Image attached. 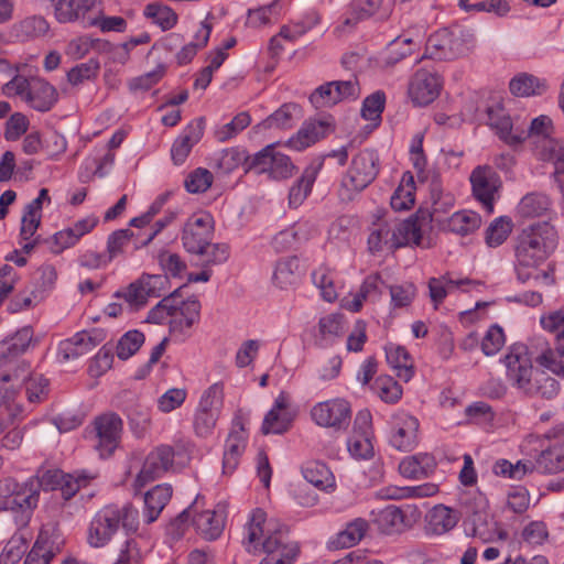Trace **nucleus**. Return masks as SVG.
<instances>
[{
	"label": "nucleus",
	"instance_id": "e433bc0d",
	"mask_svg": "<svg viewBox=\"0 0 564 564\" xmlns=\"http://www.w3.org/2000/svg\"><path fill=\"white\" fill-rule=\"evenodd\" d=\"M50 24L41 15H30L15 22L11 28V34L17 40L25 42L45 35Z\"/></svg>",
	"mask_w": 564,
	"mask_h": 564
},
{
	"label": "nucleus",
	"instance_id": "bb28decb",
	"mask_svg": "<svg viewBox=\"0 0 564 564\" xmlns=\"http://www.w3.org/2000/svg\"><path fill=\"white\" fill-rule=\"evenodd\" d=\"M204 128V120L199 118L191 122L176 138L171 149V156L175 164L180 165L185 162L192 148L202 139Z\"/></svg>",
	"mask_w": 564,
	"mask_h": 564
},
{
	"label": "nucleus",
	"instance_id": "4be33fe9",
	"mask_svg": "<svg viewBox=\"0 0 564 564\" xmlns=\"http://www.w3.org/2000/svg\"><path fill=\"white\" fill-rule=\"evenodd\" d=\"M299 554V543L291 540L285 530L279 539H272L267 543L264 557L259 564H294Z\"/></svg>",
	"mask_w": 564,
	"mask_h": 564
},
{
	"label": "nucleus",
	"instance_id": "680f3d73",
	"mask_svg": "<svg viewBox=\"0 0 564 564\" xmlns=\"http://www.w3.org/2000/svg\"><path fill=\"white\" fill-rule=\"evenodd\" d=\"M512 221L508 217L495 219L486 231V241L490 247L500 246L510 235Z\"/></svg>",
	"mask_w": 564,
	"mask_h": 564
},
{
	"label": "nucleus",
	"instance_id": "de8ad7c7",
	"mask_svg": "<svg viewBox=\"0 0 564 564\" xmlns=\"http://www.w3.org/2000/svg\"><path fill=\"white\" fill-rule=\"evenodd\" d=\"M33 332L30 327H23L13 336L0 343V359H12L23 354L30 346Z\"/></svg>",
	"mask_w": 564,
	"mask_h": 564
},
{
	"label": "nucleus",
	"instance_id": "c9c22d12",
	"mask_svg": "<svg viewBox=\"0 0 564 564\" xmlns=\"http://www.w3.org/2000/svg\"><path fill=\"white\" fill-rule=\"evenodd\" d=\"M387 362L395 376L408 382L414 373L413 360L404 347L390 344L386 347Z\"/></svg>",
	"mask_w": 564,
	"mask_h": 564
},
{
	"label": "nucleus",
	"instance_id": "b1692460",
	"mask_svg": "<svg viewBox=\"0 0 564 564\" xmlns=\"http://www.w3.org/2000/svg\"><path fill=\"white\" fill-rule=\"evenodd\" d=\"M105 337V332L98 328L79 332L59 345V355H62L64 360L75 359L89 352L99 345Z\"/></svg>",
	"mask_w": 564,
	"mask_h": 564
},
{
	"label": "nucleus",
	"instance_id": "423d86ee",
	"mask_svg": "<svg viewBox=\"0 0 564 564\" xmlns=\"http://www.w3.org/2000/svg\"><path fill=\"white\" fill-rule=\"evenodd\" d=\"M285 530L276 520L268 519L263 510L256 509L243 528L241 544L249 554L261 555L267 550V543L279 539Z\"/></svg>",
	"mask_w": 564,
	"mask_h": 564
},
{
	"label": "nucleus",
	"instance_id": "c85d7f7f",
	"mask_svg": "<svg viewBox=\"0 0 564 564\" xmlns=\"http://www.w3.org/2000/svg\"><path fill=\"white\" fill-rule=\"evenodd\" d=\"M192 524L195 530L205 540L213 541L219 538L225 528V514L223 510H205L199 513L194 512L192 516Z\"/></svg>",
	"mask_w": 564,
	"mask_h": 564
},
{
	"label": "nucleus",
	"instance_id": "6e6d98bb",
	"mask_svg": "<svg viewBox=\"0 0 564 564\" xmlns=\"http://www.w3.org/2000/svg\"><path fill=\"white\" fill-rule=\"evenodd\" d=\"M550 207L549 198L542 194H528L518 204V214L525 218L539 217Z\"/></svg>",
	"mask_w": 564,
	"mask_h": 564
},
{
	"label": "nucleus",
	"instance_id": "5fc2aeb1",
	"mask_svg": "<svg viewBox=\"0 0 564 564\" xmlns=\"http://www.w3.org/2000/svg\"><path fill=\"white\" fill-rule=\"evenodd\" d=\"M53 557V543L50 541L47 533L42 531L26 555L24 564H48Z\"/></svg>",
	"mask_w": 564,
	"mask_h": 564
},
{
	"label": "nucleus",
	"instance_id": "7ed1b4c3",
	"mask_svg": "<svg viewBox=\"0 0 564 564\" xmlns=\"http://www.w3.org/2000/svg\"><path fill=\"white\" fill-rule=\"evenodd\" d=\"M506 378L512 388L527 395H540L553 399L560 391L556 379L543 371L534 370L529 348L524 344H514L505 355Z\"/></svg>",
	"mask_w": 564,
	"mask_h": 564
},
{
	"label": "nucleus",
	"instance_id": "0eeeda50",
	"mask_svg": "<svg viewBox=\"0 0 564 564\" xmlns=\"http://www.w3.org/2000/svg\"><path fill=\"white\" fill-rule=\"evenodd\" d=\"M223 402V383L216 382L204 391L193 419L194 433L198 437L212 435L219 417Z\"/></svg>",
	"mask_w": 564,
	"mask_h": 564
},
{
	"label": "nucleus",
	"instance_id": "3c124183",
	"mask_svg": "<svg viewBox=\"0 0 564 564\" xmlns=\"http://www.w3.org/2000/svg\"><path fill=\"white\" fill-rule=\"evenodd\" d=\"M390 204L394 210H408L414 205V180L410 172L403 174Z\"/></svg>",
	"mask_w": 564,
	"mask_h": 564
},
{
	"label": "nucleus",
	"instance_id": "473e14b6",
	"mask_svg": "<svg viewBox=\"0 0 564 564\" xmlns=\"http://www.w3.org/2000/svg\"><path fill=\"white\" fill-rule=\"evenodd\" d=\"M301 275L302 269L299 258L285 257L276 262L272 280L278 288L288 290L299 283Z\"/></svg>",
	"mask_w": 564,
	"mask_h": 564
},
{
	"label": "nucleus",
	"instance_id": "ea45409f",
	"mask_svg": "<svg viewBox=\"0 0 564 564\" xmlns=\"http://www.w3.org/2000/svg\"><path fill=\"white\" fill-rule=\"evenodd\" d=\"M377 522L381 531L387 534L401 532L412 525V521L404 510L395 506L382 509L378 514Z\"/></svg>",
	"mask_w": 564,
	"mask_h": 564
},
{
	"label": "nucleus",
	"instance_id": "a211bd4d",
	"mask_svg": "<svg viewBox=\"0 0 564 564\" xmlns=\"http://www.w3.org/2000/svg\"><path fill=\"white\" fill-rule=\"evenodd\" d=\"M484 286V283L478 280L468 278H455L452 273L447 272L440 278H431L429 280L430 299L435 308L443 303L445 297L455 290L465 292L477 290Z\"/></svg>",
	"mask_w": 564,
	"mask_h": 564
},
{
	"label": "nucleus",
	"instance_id": "338daca9",
	"mask_svg": "<svg viewBox=\"0 0 564 564\" xmlns=\"http://www.w3.org/2000/svg\"><path fill=\"white\" fill-rule=\"evenodd\" d=\"M131 430L138 437L144 436L151 425L150 410L147 406L134 405L128 411Z\"/></svg>",
	"mask_w": 564,
	"mask_h": 564
},
{
	"label": "nucleus",
	"instance_id": "69168bd1",
	"mask_svg": "<svg viewBox=\"0 0 564 564\" xmlns=\"http://www.w3.org/2000/svg\"><path fill=\"white\" fill-rule=\"evenodd\" d=\"M278 17L276 3L273 2L269 6L249 10L246 23L251 28H262L276 21Z\"/></svg>",
	"mask_w": 564,
	"mask_h": 564
},
{
	"label": "nucleus",
	"instance_id": "09e8293b",
	"mask_svg": "<svg viewBox=\"0 0 564 564\" xmlns=\"http://www.w3.org/2000/svg\"><path fill=\"white\" fill-rule=\"evenodd\" d=\"M301 117V108L295 104H285L281 106L275 112L269 116L263 124L265 128L274 129H289Z\"/></svg>",
	"mask_w": 564,
	"mask_h": 564
},
{
	"label": "nucleus",
	"instance_id": "f704fd0d",
	"mask_svg": "<svg viewBox=\"0 0 564 564\" xmlns=\"http://www.w3.org/2000/svg\"><path fill=\"white\" fill-rule=\"evenodd\" d=\"M172 497V488L169 485H158L144 495V521L154 522Z\"/></svg>",
	"mask_w": 564,
	"mask_h": 564
},
{
	"label": "nucleus",
	"instance_id": "49530a36",
	"mask_svg": "<svg viewBox=\"0 0 564 564\" xmlns=\"http://www.w3.org/2000/svg\"><path fill=\"white\" fill-rule=\"evenodd\" d=\"M304 479L321 490L335 486V478L329 468L321 462H308L302 467Z\"/></svg>",
	"mask_w": 564,
	"mask_h": 564
},
{
	"label": "nucleus",
	"instance_id": "e2e57ef3",
	"mask_svg": "<svg viewBox=\"0 0 564 564\" xmlns=\"http://www.w3.org/2000/svg\"><path fill=\"white\" fill-rule=\"evenodd\" d=\"M99 68L98 61L90 58L70 68L67 73V79L73 86H78L86 80L96 78Z\"/></svg>",
	"mask_w": 564,
	"mask_h": 564
},
{
	"label": "nucleus",
	"instance_id": "cd10ccee",
	"mask_svg": "<svg viewBox=\"0 0 564 564\" xmlns=\"http://www.w3.org/2000/svg\"><path fill=\"white\" fill-rule=\"evenodd\" d=\"M247 433L242 424H235L230 431L224 448L223 473L231 474L238 466L239 459L245 452Z\"/></svg>",
	"mask_w": 564,
	"mask_h": 564
},
{
	"label": "nucleus",
	"instance_id": "79ce46f5",
	"mask_svg": "<svg viewBox=\"0 0 564 564\" xmlns=\"http://www.w3.org/2000/svg\"><path fill=\"white\" fill-rule=\"evenodd\" d=\"M547 87L545 79L527 73L517 75L509 83L511 94L518 97L542 95L547 90Z\"/></svg>",
	"mask_w": 564,
	"mask_h": 564
},
{
	"label": "nucleus",
	"instance_id": "72a5a7b5",
	"mask_svg": "<svg viewBox=\"0 0 564 564\" xmlns=\"http://www.w3.org/2000/svg\"><path fill=\"white\" fill-rule=\"evenodd\" d=\"M10 375L13 379L6 383L4 387L9 388L10 390H15V386L18 383L24 382L28 401L30 403L42 402L47 397L48 380L42 375L34 373L28 378L21 377L17 371Z\"/></svg>",
	"mask_w": 564,
	"mask_h": 564
},
{
	"label": "nucleus",
	"instance_id": "a18cd8bd",
	"mask_svg": "<svg viewBox=\"0 0 564 564\" xmlns=\"http://www.w3.org/2000/svg\"><path fill=\"white\" fill-rule=\"evenodd\" d=\"M538 473L555 474L564 470V442L555 443L538 455Z\"/></svg>",
	"mask_w": 564,
	"mask_h": 564
},
{
	"label": "nucleus",
	"instance_id": "37998d69",
	"mask_svg": "<svg viewBox=\"0 0 564 564\" xmlns=\"http://www.w3.org/2000/svg\"><path fill=\"white\" fill-rule=\"evenodd\" d=\"M481 217L474 210H459L454 213L446 221V228L457 235L467 236L481 226Z\"/></svg>",
	"mask_w": 564,
	"mask_h": 564
},
{
	"label": "nucleus",
	"instance_id": "6ab92c4d",
	"mask_svg": "<svg viewBox=\"0 0 564 564\" xmlns=\"http://www.w3.org/2000/svg\"><path fill=\"white\" fill-rule=\"evenodd\" d=\"M419 421L413 415L399 412L391 421L390 443L399 451H411L417 444Z\"/></svg>",
	"mask_w": 564,
	"mask_h": 564
},
{
	"label": "nucleus",
	"instance_id": "774afa93",
	"mask_svg": "<svg viewBox=\"0 0 564 564\" xmlns=\"http://www.w3.org/2000/svg\"><path fill=\"white\" fill-rule=\"evenodd\" d=\"M213 180V174L208 170L198 167L187 175L184 186L189 193H204L212 186Z\"/></svg>",
	"mask_w": 564,
	"mask_h": 564
},
{
	"label": "nucleus",
	"instance_id": "c756f323",
	"mask_svg": "<svg viewBox=\"0 0 564 564\" xmlns=\"http://www.w3.org/2000/svg\"><path fill=\"white\" fill-rule=\"evenodd\" d=\"M464 503L470 512L474 534L484 536L490 522V516L488 512L489 505L486 496L482 492L475 490L466 496Z\"/></svg>",
	"mask_w": 564,
	"mask_h": 564
},
{
	"label": "nucleus",
	"instance_id": "4c0bfd02",
	"mask_svg": "<svg viewBox=\"0 0 564 564\" xmlns=\"http://www.w3.org/2000/svg\"><path fill=\"white\" fill-rule=\"evenodd\" d=\"M57 100L55 88L47 82L31 78V88L26 101L39 111H47Z\"/></svg>",
	"mask_w": 564,
	"mask_h": 564
},
{
	"label": "nucleus",
	"instance_id": "39448f33",
	"mask_svg": "<svg viewBox=\"0 0 564 564\" xmlns=\"http://www.w3.org/2000/svg\"><path fill=\"white\" fill-rule=\"evenodd\" d=\"M476 45V36L469 30L451 32L446 29L433 33L425 46V56L437 61H451L469 53Z\"/></svg>",
	"mask_w": 564,
	"mask_h": 564
},
{
	"label": "nucleus",
	"instance_id": "a878e982",
	"mask_svg": "<svg viewBox=\"0 0 564 564\" xmlns=\"http://www.w3.org/2000/svg\"><path fill=\"white\" fill-rule=\"evenodd\" d=\"M324 160L317 158L313 160L303 171L301 177L290 188L289 204L291 207H299L311 194L313 185L323 167Z\"/></svg>",
	"mask_w": 564,
	"mask_h": 564
},
{
	"label": "nucleus",
	"instance_id": "a19ab883",
	"mask_svg": "<svg viewBox=\"0 0 564 564\" xmlns=\"http://www.w3.org/2000/svg\"><path fill=\"white\" fill-rule=\"evenodd\" d=\"M367 531L368 522L361 518H357L347 523L346 528L329 541V545L333 549L351 547L362 540Z\"/></svg>",
	"mask_w": 564,
	"mask_h": 564
},
{
	"label": "nucleus",
	"instance_id": "f257e3e1",
	"mask_svg": "<svg viewBox=\"0 0 564 564\" xmlns=\"http://www.w3.org/2000/svg\"><path fill=\"white\" fill-rule=\"evenodd\" d=\"M96 478L97 473L90 470L65 474L53 469L43 473L41 478H29L21 484L11 477L0 479V512H10L15 525L19 529L25 528L37 507L41 488L59 489L63 498L68 500Z\"/></svg>",
	"mask_w": 564,
	"mask_h": 564
},
{
	"label": "nucleus",
	"instance_id": "dca6fc26",
	"mask_svg": "<svg viewBox=\"0 0 564 564\" xmlns=\"http://www.w3.org/2000/svg\"><path fill=\"white\" fill-rule=\"evenodd\" d=\"M98 442L96 448L101 457L111 455L118 447L122 432V420L113 412L99 415L94 422Z\"/></svg>",
	"mask_w": 564,
	"mask_h": 564
},
{
	"label": "nucleus",
	"instance_id": "ddd939ff",
	"mask_svg": "<svg viewBox=\"0 0 564 564\" xmlns=\"http://www.w3.org/2000/svg\"><path fill=\"white\" fill-rule=\"evenodd\" d=\"M251 169L258 174L267 173L274 180H285L293 175L295 166L286 154L270 144L253 156Z\"/></svg>",
	"mask_w": 564,
	"mask_h": 564
},
{
	"label": "nucleus",
	"instance_id": "5701e85b",
	"mask_svg": "<svg viewBox=\"0 0 564 564\" xmlns=\"http://www.w3.org/2000/svg\"><path fill=\"white\" fill-rule=\"evenodd\" d=\"M12 379L11 375H0V433L15 420L22 419L26 411L17 400L18 391L4 387Z\"/></svg>",
	"mask_w": 564,
	"mask_h": 564
},
{
	"label": "nucleus",
	"instance_id": "603ef678",
	"mask_svg": "<svg viewBox=\"0 0 564 564\" xmlns=\"http://www.w3.org/2000/svg\"><path fill=\"white\" fill-rule=\"evenodd\" d=\"M393 237L394 235L391 223L382 221L376 224L368 238L369 250L371 252H379L382 250L393 251Z\"/></svg>",
	"mask_w": 564,
	"mask_h": 564
},
{
	"label": "nucleus",
	"instance_id": "58836bf2",
	"mask_svg": "<svg viewBox=\"0 0 564 564\" xmlns=\"http://www.w3.org/2000/svg\"><path fill=\"white\" fill-rule=\"evenodd\" d=\"M458 519V514L455 510L438 505L435 506L427 516V529L430 532L441 535L455 528Z\"/></svg>",
	"mask_w": 564,
	"mask_h": 564
},
{
	"label": "nucleus",
	"instance_id": "9d476101",
	"mask_svg": "<svg viewBox=\"0 0 564 564\" xmlns=\"http://www.w3.org/2000/svg\"><path fill=\"white\" fill-rule=\"evenodd\" d=\"M214 218L209 213L198 212L185 221L181 240L184 249L193 254L206 251L208 242L214 238Z\"/></svg>",
	"mask_w": 564,
	"mask_h": 564
},
{
	"label": "nucleus",
	"instance_id": "1a4fd4ad",
	"mask_svg": "<svg viewBox=\"0 0 564 564\" xmlns=\"http://www.w3.org/2000/svg\"><path fill=\"white\" fill-rule=\"evenodd\" d=\"M193 444L188 441L178 442L176 444V452L170 445H161L152 451L145 458L143 466L135 479V486L138 488L143 487L149 481L161 477L166 473L173 465V459L176 454L181 451L189 452Z\"/></svg>",
	"mask_w": 564,
	"mask_h": 564
},
{
	"label": "nucleus",
	"instance_id": "8fccbe9b",
	"mask_svg": "<svg viewBox=\"0 0 564 564\" xmlns=\"http://www.w3.org/2000/svg\"><path fill=\"white\" fill-rule=\"evenodd\" d=\"M383 0H352L346 12L344 23L355 25L378 12Z\"/></svg>",
	"mask_w": 564,
	"mask_h": 564
},
{
	"label": "nucleus",
	"instance_id": "f3484780",
	"mask_svg": "<svg viewBox=\"0 0 564 564\" xmlns=\"http://www.w3.org/2000/svg\"><path fill=\"white\" fill-rule=\"evenodd\" d=\"M295 410L292 408L290 395L282 391L275 398L272 408L265 414L261 431L263 434H282L286 432L294 417Z\"/></svg>",
	"mask_w": 564,
	"mask_h": 564
},
{
	"label": "nucleus",
	"instance_id": "c03bdc74",
	"mask_svg": "<svg viewBox=\"0 0 564 564\" xmlns=\"http://www.w3.org/2000/svg\"><path fill=\"white\" fill-rule=\"evenodd\" d=\"M393 231V245L394 250L410 245H419L421 241V227L416 218H409L400 223H391Z\"/></svg>",
	"mask_w": 564,
	"mask_h": 564
},
{
	"label": "nucleus",
	"instance_id": "4d7b16f0",
	"mask_svg": "<svg viewBox=\"0 0 564 564\" xmlns=\"http://www.w3.org/2000/svg\"><path fill=\"white\" fill-rule=\"evenodd\" d=\"M28 538L23 533H15L4 545L0 554V564H17L25 554Z\"/></svg>",
	"mask_w": 564,
	"mask_h": 564
},
{
	"label": "nucleus",
	"instance_id": "2eb2a0df",
	"mask_svg": "<svg viewBox=\"0 0 564 564\" xmlns=\"http://www.w3.org/2000/svg\"><path fill=\"white\" fill-rule=\"evenodd\" d=\"M97 0H58L54 14L59 23L80 21L84 26L97 24Z\"/></svg>",
	"mask_w": 564,
	"mask_h": 564
},
{
	"label": "nucleus",
	"instance_id": "f8f14e48",
	"mask_svg": "<svg viewBox=\"0 0 564 564\" xmlns=\"http://www.w3.org/2000/svg\"><path fill=\"white\" fill-rule=\"evenodd\" d=\"M310 414L316 425L341 431L349 425L351 408L345 399L335 398L316 403Z\"/></svg>",
	"mask_w": 564,
	"mask_h": 564
},
{
	"label": "nucleus",
	"instance_id": "f03ea898",
	"mask_svg": "<svg viewBox=\"0 0 564 564\" xmlns=\"http://www.w3.org/2000/svg\"><path fill=\"white\" fill-rule=\"evenodd\" d=\"M557 236L549 223H538L524 228L516 246V272L522 283L530 280L551 284L552 278L546 271H539L549 254L554 250Z\"/></svg>",
	"mask_w": 564,
	"mask_h": 564
},
{
	"label": "nucleus",
	"instance_id": "13d9d810",
	"mask_svg": "<svg viewBox=\"0 0 564 564\" xmlns=\"http://www.w3.org/2000/svg\"><path fill=\"white\" fill-rule=\"evenodd\" d=\"M553 122L550 117L541 115L531 121L529 129L524 130L525 140L531 139L536 145L542 144L553 133Z\"/></svg>",
	"mask_w": 564,
	"mask_h": 564
},
{
	"label": "nucleus",
	"instance_id": "0e129e2a",
	"mask_svg": "<svg viewBox=\"0 0 564 564\" xmlns=\"http://www.w3.org/2000/svg\"><path fill=\"white\" fill-rule=\"evenodd\" d=\"M538 155L544 161L554 163L555 169L564 165V143L560 140L550 138L542 144L536 145Z\"/></svg>",
	"mask_w": 564,
	"mask_h": 564
},
{
	"label": "nucleus",
	"instance_id": "393cba45",
	"mask_svg": "<svg viewBox=\"0 0 564 564\" xmlns=\"http://www.w3.org/2000/svg\"><path fill=\"white\" fill-rule=\"evenodd\" d=\"M200 315V303L196 299L186 301L180 300L174 293V308L171 310L170 330L172 333L185 334L198 322Z\"/></svg>",
	"mask_w": 564,
	"mask_h": 564
},
{
	"label": "nucleus",
	"instance_id": "412c9836",
	"mask_svg": "<svg viewBox=\"0 0 564 564\" xmlns=\"http://www.w3.org/2000/svg\"><path fill=\"white\" fill-rule=\"evenodd\" d=\"M442 83L440 77L425 69L417 70L409 86V96L416 106H426L437 98Z\"/></svg>",
	"mask_w": 564,
	"mask_h": 564
},
{
	"label": "nucleus",
	"instance_id": "6e6552de",
	"mask_svg": "<svg viewBox=\"0 0 564 564\" xmlns=\"http://www.w3.org/2000/svg\"><path fill=\"white\" fill-rule=\"evenodd\" d=\"M380 171L379 155L375 150L365 149L357 153L343 178V186L352 193H360L378 176Z\"/></svg>",
	"mask_w": 564,
	"mask_h": 564
},
{
	"label": "nucleus",
	"instance_id": "aec40b11",
	"mask_svg": "<svg viewBox=\"0 0 564 564\" xmlns=\"http://www.w3.org/2000/svg\"><path fill=\"white\" fill-rule=\"evenodd\" d=\"M487 123L497 135L509 145L525 141L524 130L513 127V122L503 106L496 102L487 108Z\"/></svg>",
	"mask_w": 564,
	"mask_h": 564
},
{
	"label": "nucleus",
	"instance_id": "9b49d317",
	"mask_svg": "<svg viewBox=\"0 0 564 564\" xmlns=\"http://www.w3.org/2000/svg\"><path fill=\"white\" fill-rule=\"evenodd\" d=\"M469 181L475 199L482 205L488 214H492L502 184L500 176L491 166L478 165L471 171Z\"/></svg>",
	"mask_w": 564,
	"mask_h": 564
},
{
	"label": "nucleus",
	"instance_id": "7c9ffc66",
	"mask_svg": "<svg viewBox=\"0 0 564 564\" xmlns=\"http://www.w3.org/2000/svg\"><path fill=\"white\" fill-rule=\"evenodd\" d=\"M436 467V460L429 453H419L404 457L399 464L400 474L410 479L429 477Z\"/></svg>",
	"mask_w": 564,
	"mask_h": 564
},
{
	"label": "nucleus",
	"instance_id": "2f4dec72",
	"mask_svg": "<svg viewBox=\"0 0 564 564\" xmlns=\"http://www.w3.org/2000/svg\"><path fill=\"white\" fill-rule=\"evenodd\" d=\"M328 131L329 126L325 121H306L297 133L289 140V145L296 151H302L325 138Z\"/></svg>",
	"mask_w": 564,
	"mask_h": 564
},
{
	"label": "nucleus",
	"instance_id": "20e7f679",
	"mask_svg": "<svg viewBox=\"0 0 564 564\" xmlns=\"http://www.w3.org/2000/svg\"><path fill=\"white\" fill-rule=\"evenodd\" d=\"M541 327L555 335L554 347L547 346L536 358L542 368L564 377V304L540 317Z\"/></svg>",
	"mask_w": 564,
	"mask_h": 564
},
{
	"label": "nucleus",
	"instance_id": "864d4df0",
	"mask_svg": "<svg viewBox=\"0 0 564 564\" xmlns=\"http://www.w3.org/2000/svg\"><path fill=\"white\" fill-rule=\"evenodd\" d=\"M144 15L163 31L171 30L177 22V14L170 7L158 2L147 4Z\"/></svg>",
	"mask_w": 564,
	"mask_h": 564
},
{
	"label": "nucleus",
	"instance_id": "bf43d9fd",
	"mask_svg": "<svg viewBox=\"0 0 564 564\" xmlns=\"http://www.w3.org/2000/svg\"><path fill=\"white\" fill-rule=\"evenodd\" d=\"M372 435L351 433L347 448L355 459H369L373 456Z\"/></svg>",
	"mask_w": 564,
	"mask_h": 564
},
{
	"label": "nucleus",
	"instance_id": "052dcab7",
	"mask_svg": "<svg viewBox=\"0 0 564 564\" xmlns=\"http://www.w3.org/2000/svg\"><path fill=\"white\" fill-rule=\"evenodd\" d=\"M144 343V335L139 330L127 332L118 341L117 356L127 360L133 356Z\"/></svg>",
	"mask_w": 564,
	"mask_h": 564
},
{
	"label": "nucleus",
	"instance_id": "4468645a",
	"mask_svg": "<svg viewBox=\"0 0 564 564\" xmlns=\"http://www.w3.org/2000/svg\"><path fill=\"white\" fill-rule=\"evenodd\" d=\"M120 525L119 507L109 505L100 509L88 528L87 542L93 547H104L112 539Z\"/></svg>",
	"mask_w": 564,
	"mask_h": 564
}]
</instances>
